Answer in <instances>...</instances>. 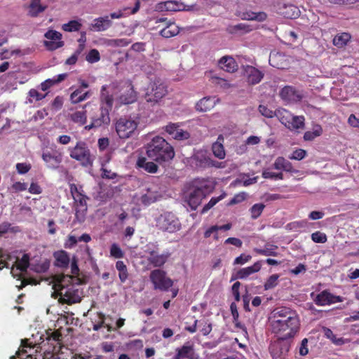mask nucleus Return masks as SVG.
<instances>
[{
	"label": "nucleus",
	"instance_id": "obj_1",
	"mask_svg": "<svg viewBox=\"0 0 359 359\" xmlns=\"http://www.w3.org/2000/svg\"><path fill=\"white\" fill-rule=\"evenodd\" d=\"M271 332L280 339H292L300 329V320L296 311L286 306L275 309L269 318Z\"/></svg>",
	"mask_w": 359,
	"mask_h": 359
},
{
	"label": "nucleus",
	"instance_id": "obj_2",
	"mask_svg": "<svg viewBox=\"0 0 359 359\" xmlns=\"http://www.w3.org/2000/svg\"><path fill=\"white\" fill-rule=\"evenodd\" d=\"M108 86L101 87L99 107L95 106L93 112L90 114V123L85 126V129L90 130L93 128H107L110 124L109 112L112 109L114 96L108 90Z\"/></svg>",
	"mask_w": 359,
	"mask_h": 359
},
{
	"label": "nucleus",
	"instance_id": "obj_3",
	"mask_svg": "<svg viewBox=\"0 0 359 359\" xmlns=\"http://www.w3.org/2000/svg\"><path fill=\"white\" fill-rule=\"evenodd\" d=\"M74 277L70 275L57 274L54 277V289L60 296L59 302L72 305L79 303L82 298L78 285L72 283Z\"/></svg>",
	"mask_w": 359,
	"mask_h": 359
},
{
	"label": "nucleus",
	"instance_id": "obj_4",
	"mask_svg": "<svg viewBox=\"0 0 359 359\" xmlns=\"http://www.w3.org/2000/svg\"><path fill=\"white\" fill-rule=\"evenodd\" d=\"M147 157L159 164L172 160L175 153L173 147L163 137H154L145 146Z\"/></svg>",
	"mask_w": 359,
	"mask_h": 359
},
{
	"label": "nucleus",
	"instance_id": "obj_5",
	"mask_svg": "<svg viewBox=\"0 0 359 359\" xmlns=\"http://www.w3.org/2000/svg\"><path fill=\"white\" fill-rule=\"evenodd\" d=\"M209 187L203 183L194 182L190 184L184 193V201L192 210H196L203 198L208 194Z\"/></svg>",
	"mask_w": 359,
	"mask_h": 359
},
{
	"label": "nucleus",
	"instance_id": "obj_6",
	"mask_svg": "<svg viewBox=\"0 0 359 359\" xmlns=\"http://www.w3.org/2000/svg\"><path fill=\"white\" fill-rule=\"evenodd\" d=\"M168 94V86L160 79H155L149 83L144 95L146 102L151 106L158 103Z\"/></svg>",
	"mask_w": 359,
	"mask_h": 359
},
{
	"label": "nucleus",
	"instance_id": "obj_7",
	"mask_svg": "<svg viewBox=\"0 0 359 359\" xmlns=\"http://www.w3.org/2000/svg\"><path fill=\"white\" fill-rule=\"evenodd\" d=\"M69 156L78 162L83 167H90L93 164L94 156L91 154L90 150L86 142L79 141L73 147H69Z\"/></svg>",
	"mask_w": 359,
	"mask_h": 359
},
{
	"label": "nucleus",
	"instance_id": "obj_8",
	"mask_svg": "<svg viewBox=\"0 0 359 359\" xmlns=\"http://www.w3.org/2000/svg\"><path fill=\"white\" fill-rule=\"evenodd\" d=\"M70 192L74 200L75 217L79 222H84L87 212V196L83 194L82 187H78L75 184H70Z\"/></svg>",
	"mask_w": 359,
	"mask_h": 359
},
{
	"label": "nucleus",
	"instance_id": "obj_9",
	"mask_svg": "<svg viewBox=\"0 0 359 359\" xmlns=\"http://www.w3.org/2000/svg\"><path fill=\"white\" fill-rule=\"evenodd\" d=\"M41 339L43 341L40 343V348H44V353H57L61 350L62 335L59 330H46Z\"/></svg>",
	"mask_w": 359,
	"mask_h": 359
},
{
	"label": "nucleus",
	"instance_id": "obj_10",
	"mask_svg": "<svg viewBox=\"0 0 359 359\" xmlns=\"http://www.w3.org/2000/svg\"><path fill=\"white\" fill-rule=\"evenodd\" d=\"M139 125L137 118L131 116H121L115 123L116 132L121 139H128L133 137Z\"/></svg>",
	"mask_w": 359,
	"mask_h": 359
},
{
	"label": "nucleus",
	"instance_id": "obj_11",
	"mask_svg": "<svg viewBox=\"0 0 359 359\" xmlns=\"http://www.w3.org/2000/svg\"><path fill=\"white\" fill-rule=\"evenodd\" d=\"M156 226L162 231L174 233L181 229V223L171 212H165L156 219Z\"/></svg>",
	"mask_w": 359,
	"mask_h": 359
},
{
	"label": "nucleus",
	"instance_id": "obj_12",
	"mask_svg": "<svg viewBox=\"0 0 359 359\" xmlns=\"http://www.w3.org/2000/svg\"><path fill=\"white\" fill-rule=\"evenodd\" d=\"M154 290L168 291L172 285L173 281L167 276L166 272L161 269H154L149 275Z\"/></svg>",
	"mask_w": 359,
	"mask_h": 359
},
{
	"label": "nucleus",
	"instance_id": "obj_13",
	"mask_svg": "<svg viewBox=\"0 0 359 359\" xmlns=\"http://www.w3.org/2000/svg\"><path fill=\"white\" fill-rule=\"evenodd\" d=\"M290 339L277 337L269 346L270 353L273 359H284L290 348Z\"/></svg>",
	"mask_w": 359,
	"mask_h": 359
},
{
	"label": "nucleus",
	"instance_id": "obj_14",
	"mask_svg": "<svg viewBox=\"0 0 359 359\" xmlns=\"http://www.w3.org/2000/svg\"><path fill=\"white\" fill-rule=\"evenodd\" d=\"M44 36L50 41H44L43 45L48 50H55L57 48L62 47L65 44L64 41H62V34L56 30L49 29L48 30Z\"/></svg>",
	"mask_w": 359,
	"mask_h": 359
},
{
	"label": "nucleus",
	"instance_id": "obj_15",
	"mask_svg": "<svg viewBox=\"0 0 359 359\" xmlns=\"http://www.w3.org/2000/svg\"><path fill=\"white\" fill-rule=\"evenodd\" d=\"M145 252L147 255V262L154 267H161L163 266L170 256V253L168 252L159 254L155 250H151L149 248L145 250Z\"/></svg>",
	"mask_w": 359,
	"mask_h": 359
},
{
	"label": "nucleus",
	"instance_id": "obj_16",
	"mask_svg": "<svg viewBox=\"0 0 359 359\" xmlns=\"http://www.w3.org/2000/svg\"><path fill=\"white\" fill-rule=\"evenodd\" d=\"M137 100V93L131 82L126 83V89L118 96L117 100L120 104H130Z\"/></svg>",
	"mask_w": 359,
	"mask_h": 359
},
{
	"label": "nucleus",
	"instance_id": "obj_17",
	"mask_svg": "<svg viewBox=\"0 0 359 359\" xmlns=\"http://www.w3.org/2000/svg\"><path fill=\"white\" fill-rule=\"evenodd\" d=\"M165 130L176 140H185L190 137L189 133L182 129L180 123H170L165 127Z\"/></svg>",
	"mask_w": 359,
	"mask_h": 359
},
{
	"label": "nucleus",
	"instance_id": "obj_18",
	"mask_svg": "<svg viewBox=\"0 0 359 359\" xmlns=\"http://www.w3.org/2000/svg\"><path fill=\"white\" fill-rule=\"evenodd\" d=\"M343 302V298L331 294L327 290H323L317 294L314 302L318 306L330 305L334 303Z\"/></svg>",
	"mask_w": 359,
	"mask_h": 359
},
{
	"label": "nucleus",
	"instance_id": "obj_19",
	"mask_svg": "<svg viewBox=\"0 0 359 359\" xmlns=\"http://www.w3.org/2000/svg\"><path fill=\"white\" fill-rule=\"evenodd\" d=\"M42 159L46 163L48 168L56 169L62 161V154L61 152L55 150L53 153L44 151L42 154Z\"/></svg>",
	"mask_w": 359,
	"mask_h": 359
},
{
	"label": "nucleus",
	"instance_id": "obj_20",
	"mask_svg": "<svg viewBox=\"0 0 359 359\" xmlns=\"http://www.w3.org/2000/svg\"><path fill=\"white\" fill-rule=\"evenodd\" d=\"M156 8L157 11L161 12H176L187 10L186 8V5H184L182 2L177 1H166L158 3L156 6Z\"/></svg>",
	"mask_w": 359,
	"mask_h": 359
},
{
	"label": "nucleus",
	"instance_id": "obj_21",
	"mask_svg": "<svg viewBox=\"0 0 359 359\" xmlns=\"http://www.w3.org/2000/svg\"><path fill=\"white\" fill-rule=\"evenodd\" d=\"M262 269V262L257 261L253 265L240 269L231 278V282L236 279H245L250 275L259 271Z\"/></svg>",
	"mask_w": 359,
	"mask_h": 359
},
{
	"label": "nucleus",
	"instance_id": "obj_22",
	"mask_svg": "<svg viewBox=\"0 0 359 359\" xmlns=\"http://www.w3.org/2000/svg\"><path fill=\"white\" fill-rule=\"evenodd\" d=\"M247 77V82L250 85H256L259 83L264 78V73L255 67L248 65L244 69Z\"/></svg>",
	"mask_w": 359,
	"mask_h": 359
},
{
	"label": "nucleus",
	"instance_id": "obj_23",
	"mask_svg": "<svg viewBox=\"0 0 359 359\" xmlns=\"http://www.w3.org/2000/svg\"><path fill=\"white\" fill-rule=\"evenodd\" d=\"M161 197L162 195L156 187H149L142 195L140 201L144 205L148 206L158 201Z\"/></svg>",
	"mask_w": 359,
	"mask_h": 359
},
{
	"label": "nucleus",
	"instance_id": "obj_24",
	"mask_svg": "<svg viewBox=\"0 0 359 359\" xmlns=\"http://www.w3.org/2000/svg\"><path fill=\"white\" fill-rule=\"evenodd\" d=\"M112 21L109 19V15L100 17L94 19L90 25V29L94 32H104L111 27Z\"/></svg>",
	"mask_w": 359,
	"mask_h": 359
},
{
	"label": "nucleus",
	"instance_id": "obj_25",
	"mask_svg": "<svg viewBox=\"0 0 359 359\" xmlns=\"http://www.w3.org/2000/svg\"><path fill=\"white\" fill-rule=\"evenodd\" d=\"M218 65L220 69L229 73H234L238 69V65L235 59L229 55L222 57L218 62Z\"/></svg>",
	"mask_w": 359,
	"mask_h": 359
},
{
	"label": "nucleus",
	"instance_id": "obj_26",
	"mask_svg": "<svg viewBox=\"0 0 359 359\" xmlns=\"http://www.w3.org/2000/svg\"><path fill=\"white\" fill-rule=\"evenodd\" d=\"M55 259L54 265L61 269H67L70 262L69 253L65 250H61L55 251L53 253Z\"/></svg>",
	"mask_w": 359,
	"mask_h": 359
},
{
	"label": "nucleus",
	"instance_id": "obj_27",
	"mask_svg": "<svg viewBox=\"0 0 359 359\" xmlns=\"http://www.w3.org/2000/svg\"><path fill=\"white\" fill-rule=\"evenodd\" d=\"M198 359V355L196 354L193 345L185 344L180 348L177 349V353L175 359Z\"/></svg>",
	"mask_w": 359,
	"mask_h": 359
},
{
	"label": "nucleus",
	"instance_id": "obj_28",
	"mask_svg": "<svg viewBox=\"0 0 359 359\" xmlns=\"http://www.w3.org/2000/svg\"><path fill=\"white\" fill-rule=\"evenodd\" d=\"M215 97H205L201 99L196 105V109L198 111L205 112L212 109L218 102Z\"/></svg>",
	"mask_w": 359,
	"mask_h": 359
},
{
	"label": "nucleus",
	"instance_id": "obj_29",
	"mask_svg": "<svg viewBox=\"0 0 359 359\" xmlns=\"http://www.w3.org/2000/svg\"><path fill=\"white\" fill-rule=\"evenodd\" d=\"M36 345H32V343L29 342V339H25L22 340L21 342V347L22 349L19 350L16 352L17 358L19 359H38L36 355H34L32 353H29L27 355L25 358H23L22 355L25 353H27V351L25 350V348H29L30 349H33L35 347ZM79 359H86L85 358L82 357L81 355L78 356ZM11 359H16L15 356H11Z\"/></svg>",
	"mask_w": 359,
	"mask_h": 359
},
{
	"label": "nucleus",
	"instance_id": "obj_30",
	"mask_svg": "<svg viewBox=\"0 0 359 359\" xmlns=\"http://www.w3.org/2000/svg\"><path fill=\"white\" fill-rule=\"evenodd\" d=\"M243 20H255L257 22H264L267 18V14L265 12H253L251 11H246L240 12L238 15Z\"/></svg>",
	"mask_w": 359,
	"mask_h": 359
},
{
	"label": "nucleus",
	"instance_id": "obj_31",
	"mask_svg": "<svg viewBox=\"0 0 359 359\" xmlns=\"http://www.w3.org/2000/svg\"><path fill=\"white\" fill-rule=\"evenodd\" d=\"M280 97L287 101H299L302 95L293 87L285 86L280 91Z\"/></svg>",
	"mask_w": 359,
	"mask_h": 359
},
{
	"label": "nucleus",
	"instance_id": "obj_32",
	"mask_svg": "<svg viewBox=\"0 0 359 359\" xmlns=\"http://www.w3.org/2000/svg\"><path fill=\"white\" fill-rule=\"evenodd\" d=\"M273 168L276 170H283L288 172H298V170L293 168L292 164L282 156H279L276 159L273 163Z\"/></svg>",
	"mask_w": 359,
	"mask_h": 359
},
{
	"label": "nucleus",
	"instance_id": "obj_33",
	"mask_svg": "<svg viewBox=\"0 0 359 359\" xmlns=\"http://www.w3.org/2000/svg\"><path fill=\"white\" fill-rule=\"evenodd\" d=\"M280 14L285 18L289 19H295L300 15V11L299 8L293 4H285L280 8Z\"/></svg>",
	"mask_w": 359,
	"mask_h": 359
},
{
	"label": "nucleus",
	"instance_id": "obj_34",
	"mask_svg": "<svg viewBox=\"0 0 359 359\" xmlns=\"http://www.w3.org/2000/svg\"><path fill=\"white\" fill-rule=\"evenodd\" d=\"M137 165L143 168L145 171L149 173H156L158 171V165L153 161H147L146 158H139L137 161Z\"/></svg>",
	"mask_w": 359,
	"mask_h": 359
},
{
	"label": "nucleus",
	"instance_id": "obj_35",
	"mask_svg": "<svg viewBox=\"0 0 359 359\" xmlns=\"http://www.w3.org/2000/svg\"><path fill=\"white\" fill-rule=\"evenodd\" d=\"M46 8V6L41 4V0H31L28 14L29 16L37 17L40 13L44 11Z\"/></svg>",
	"mask_w": 359,
	"mask_h": 359
},
{
	"label": "nucleus",
	"instance_id": "obj_36",
	"mask_svg": "<svg viewBox=\"0 0 359 359\" xmlns=\"http://www.w3.org/2000/svg\"><path fill=\"white\" fill-rule=\"evenodd\" d=\"M351 39V36L349 33H339L334 37L333 44L338 48H343L347 45Z\"/></svg>",
	"mask_w": 359,
	"mask_h": 359
},
{
	"label": "nucleus",
	"instance_id": "obj_37",
	"mask_svg": "<svg viewBox=\"0 0 359 359\" xmlns=\"http://www.w3.org/2000/svg\"><path fill=\"white\" fill-rule=\"evenodd\" d=\"M67 74H61L57 76V78L48 79L41 83V89L46 91L53 86L65 80L67 77Z\"/></svg>",
	"mask_w": 359,
	"mask_h": 359
},
{
	"label": "nucleus",
	"instance_id": "obj_38",
	"mask_svg": "<svg viewBox=\"0 0 359 359\" xmlns=\"http://www.w3.org/2000/svg\"><path fill=\"white\" fill-rule=\"evenodd\" d=\"M180 32L178 26L172 22L169 23L165 28L160 31V34L165 38H170L176 36Z\"/></svg>",
	"mask_w": 359,
	"mask_h": 359
},
{
	"label": "nucleus",
	"instance_id": "obj_39",
	"mask_svg": "<svg viewBox=\"0 0 359 359\" xmlns=\"http://www.w3.org/2000/svg\"><path fill=\"white\" fill-rule=\"evenodd\" d=\"M278 249V246L272 244H266L264 246V248L259 249V248H255L254 251L260 255H264V256H277L278 253L276 252V250Z\"/></svg>",
	"mask_w": 359,
	"mask_h": 359
},
{
	"label": "nucleus",
	"instance_id": "obj_40",
	"mask_svg": "<svg viewBox=\"0 0 359 359\" xmlns=\"http://www.w3.org/2000/svg\"><path fill=\"white\" fill-rule=\"evenodd\" d=\"M90 95V92L87 91L85 93H82V90L79 88L75 90L70 95L71 102L74 104L79 103L87 98H88Z\"/></svg>",
	"mask_w": 359,
	"mask_h": 359
},
{
	"label": "nucleus",
	"instance_id": "obj_41",
	"mask_svg": "<svg viewBox=\"0 0 359 359\" xmlns=\"http://www.w3.org/2000/svg\"><path fill=\"white\" fill-rule=\"evenodd\" d=\"M292 114L285 109H279L276 110V117L279 119L280 123L287 128V124L290 123Z\"/></svg>",
	"mask_w": 359,
	"mask_h": 359
},
{
	"label": "nucleus",
	"instance_id": "obj_42",
	"mask_svg": "<svg viewBox=\"0 0 359 359\" xmlns=\"http://www.w3.org/2000/svg\"><path fill=\"white\" fill-rule=\"evenodd\" d=\"M305 118L303 116H292L287 128L290 130L302 129L304 127Z\"/></svg>",
	"mask_w": 359,
	"mask_h": 359
},
{
	"label": "nucleus",
	"instance_id": "obj_43",
	"mask_svg": "<svg viewBox=\"0 0 359 359\" xmlns=\"http://www.w3.org/2000/svg\"><path fill=\"white\" fill-rule=\"evenodd\" d=\"M116 269L118 271V278L122 283H125L128 278V272L126 265L123 261H117Z\"/></svg>",
	"mask_w": 359,
	"mask_h": 359
},
{
	"label": "nucleus",
	"instance_id": "obj_44",
	"mask_svg": "<svg viewBox=\"0 0 359 359\" xmlns=\"http://www.w3.org/2000/svg\"><path fill=\"white\" fill-rule=\"evenodd\" d=\"M323 133L322 127L320 125H315L312 131H306L304 135V139L306 141H312L316 137H319Z\"/></svg>",
	"mask_w": 359,
	"mask_h": 359
},
{
	"label": "nucleus",
	"instance_id": "obj_45",
	"mask_svg": "<svg viewBox=\"0 0 359 359\" xmlns=\"http://www.w3.org/2000/svg\"><path fill=\"white\" fill-rule=\"evenodd\" d=\"M21 229L18 226H12L8 222H4L0 224V237L8 232L18 233Z\"/></svg>",
	"mask_w": 359,
	"mask_h": 359
},
{
	"label": "nucleus",
	"instance_id": "obj_46",
	"mask_svg": "<svg viewBox=\"0 0 359 359\" xmlns=\"http://www.w3.org/2000/svg\"><path fill=\"white\" fill-rule=\"evenodd\" d=\"M69 118L75 123L80 125H84L86 122V111H77L69 115Z\"/></svg>",
	"mask_w": 359,
	"mask_h": 359
},
{
	"label": "nucleus",
	"instance_id": "obj_47",
	"mask_svg": "<svg viewBox=\"0 0 359 359\" xmlns=\"http://www.w3.org/2000/svg\"><path fill=\"white\" fill-rule=\"evenodd\" d=\"M29 266V257L27 254H24L20 259L16 262V268L20 272L27 271Z\"/></svg>",
	"mask_w": 359,
	"mask_h": 359
},
{
	"label": "nucleus",
	"instance_id": "obj_48",
	"mask_svg": "<svg viewBox=\"0 0 359 359\" xmlns=\"http://www.w3.org/2000/svg\"><path fill=\"white\" fill-rule=\"evenodd\" d=\"M82 25L77 20H70L69 22L63 24L62 29L65 32H72L79 31Z\"/></svg>",
	"mask_w": 359,
	"mask_h": 359
},
{
	"label": "nucleus",
	"instance_id": "obj_49",
	"mask_svg": "<svg viewBox=\"0 0 359 359\" xmlns=\"http://www.w3.org/2000/svg\"><path fill=\"white\" fill-rule=\"evenodd\" d=\"M212 151L214 156L220 160L224 159L226 156V152L223 144H212Z\"/></svg>",
	"mask_w": 359,
	"mask_h": 359
},
{
	"label": "nucleus",
	"instance_id": "obj_50",
	"mask_svg": "<svg viewBox=\"0 0 359 359\" xmlns=\"http://www.w3.org/2000/svg\"><path fill=\"white\" fill-rule=\"evenodd\" d=\"M226 196V194L225 193H223L222 194H221L218 197H212L210 201L205 204L201 213V214H204L205 212H207L209 210H210L213 206H215L219 201H220L221 200H222Z\"/></svg>",
	"mask_w": 359,
	"mask_h": 359
},
{
	"label": "nucleus",
	"instance_id": "obj_51",
	"mask_svg": "<svg viewBox=\"0 0 359 359\" xmlns=\"http://www.w3.org/2000/svg\"><path fill=\"white\" fill-rule=\"evenodd\" d=\"M265 205L263 203H256L250 209L251 217L253 219H257L262 213Z\"/></svg>",
	"mask_w": 359,
	"mask_h": 359
},
{
	"label": "nucleus",
	"instance_id": "obj_52",
	"mask_svg": "<svg viewBox=\"0 0 359 359\" xmlns=\"http://www.w3.org/2000/svg\"><path fill=\"white\" fill-rule=\"evenodd\" d=\"M196 160L198 162V165L201 167L206 168V167H212L215 166V161L211 159L209 157H206L205 156H197Z\"/></svg>",
	"mask_w": 359,
	"mask_h": 359
},
{
	"label": "nucleus",
	"instance_id": "obj_53",
	"mask_svg": "<svg viewBox=\"0 0 359 359\" xmlns=\"http://www.w3.org/2000/svg\"><path fill=\"white\" fill-rule=\"evenodd\" d=\"M279 277L280 276L278 274L270 276L264 285V290H268L275 287L278 283Z\"/></svg>",
	"mask_w": 359,
	"mask_h": 359
},
{
	"label": "nucleus",
	"instance_id": "obj_54",
	"mask_svg": "<svg viewBox=\"0 0 359 359\" xmlns=\"http://www.w3.org/2000/svg\"><path fill=\"white\" fill-rule=\"evenodd\" d=\"M211 81L215 86L223 89H228L231 87V84L227 80L218 76H212Z\"/></svg>",
	"mask_w": 359,
	"mask_h": 359
},
{
	"label": "nucleus",
	"instance_id": "obj_55",
	"mask_svg": "<svg viewBox=\"0 0 359 359\" xmlns=\"http://www.w3.org/2000/svg\"><path fill=\"white\" fill-rule=\"evenodd\" d=\"M110 255L111 257L117 259L123 258L124 257V252L116 243H113L111 245Z\"/></svg>",
	"mask_w": 359,
	"mask_h": 359
},
{
	"label": "nucleus",
	"instance_id": "obj_56",
	"mask_svg": "<svg viewBox=\"0 0 359 359\" xmlns=\"http://www.w3.org/2000/svg\"><path fill=\"white\" fill-rule=\"evenodd\" d=\"M262 177L265 179L283 180L284 176L282 172L276 173L270 171L269 169L262 172Z\"/></svg>",
	"mask_w": 359,
	"mask_h": 359
},
{
	"label": "nucleus",
	"instance_id": "obj_57",
	"mask_svg": "<svg viewBox=\"0 0 359 359\" xmlns=\"http://www.w3.org/2000/svg\"><path fill=\"white\" fill-rule=\"evenodd\" d=\"M86 60L90 63H95L100 60V53L96 49H92L89 51L86 57Z\"/></svg>",
	"mask_w": 359,
	"mask_h": 359
},
{
	"label": "nucleus",
	"instance_id": "obj_58",
	"mask_svg": "<svg viewBox=\"0 0 359 359\" xmlns=\"http://www.w3.org/2000/svg\"><path fill=\"white\" fill-rule=\"evenodd\" d=\"M311 239L313 242L317 243H325L327 238L325 233L316 231L311 234Z\"/></svg>",
	"mask_w": 359,
	"mask_h": 359
},
{
	"label": "nucleus",
	"instance_id": "obj_59",
	"mask_svg": "<svg viewBox=\"0 0 359 359\" xmlns=\"http://www.w3.org/2000/svg\"><path fill=\"white\" fill-rule=\"evenodd\" d=\"M259 111L260 114L266 118H273L276 116V110L273 111L269 109L266 106L260 104L259 106Z\"/></svg>",
	"mask_w": 359,
	"mask_h": 359
},
{
	"label": "nucleus",
	"instance_id": "obj_60",
	"mask_svg": "<svg viewBox=\"0 0 359 359\" xmlns=\"http://www.w3.org/2000/svg\"><path fill=\"white\" fill-rule=\"evenodd\" d=\"M99 318L100 319V321L93 325V330L95 331H97L100 329H101L102 327H104L107 328L108 331H111L112 330L111 326L109 325H107L104 323V319H105L104 315L103 313H99Z\"/></svg>",
	"mask_w": 359,
	"mask_h": 359
},
{
	"label": "nucleus",
	"instance_id": "obj_61",
	"mask_svg": "<svg viewBox=\"0 0 359 359\" xmlns=\"http://www.w3.org/2000/svg\"><path fill=\"white\" fill-rule=\"evenodd\" d=\"M306 155V151L302 149H296L289 156L290 159L300 161L303 159Z\"/></svg>",
	"mask_w": 359,
	"mask_h": 359
},
{
	"label": "nucleus",
	"instance_id": "obj_62",
	"mask_svg": "<svg viewBox=\"0 0 359 359\" xmlns=\"http://www.w3.org/2000/svg\"><path fill=\"white\" fill-rule=\"evenodd\" d=\"M252 259L250 255L241 254L237 257L233 261V265H243Z\"/></svg>",
	"mask_w": 359,
	"mask_h": 359
},
{
	"label": "nucleus",
	"instance_id": "obj_63",
	"mask_svg": "<svg viewBox=\"0 0 359 359\" xmlns=\"http://www.w3.org/2000/svg\"><path fill=\"white\" fill-rule=\"evenodd\" d=\"M31 169V165L26 163H18L16 164V170L19 174H25Z\"/></svg>",
	"mask_w": 359,
	"mask_h": 359
},
{
	"label": "nucleus",
	"instance_id": "obj_64",
	"mask_svg": "<svg viewBox=\"0 0 359 359\" xmlns=\"http://www.w3.org/2000/svg\"><path fill=\"white\" fill-rule=\"evenodd\" d=\"M241 285V283L237 281L234 283L231 287V292L236 302H239L241 299V295L239 292Z\"/></svg>",
	"mask_w": 359,
	"mask_h": 359
}]
</instances>
